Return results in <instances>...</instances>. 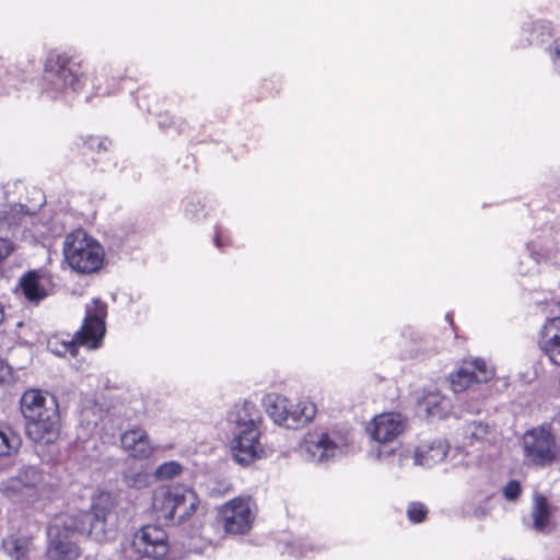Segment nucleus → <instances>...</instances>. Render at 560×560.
Listing matches in <instances>:
<instances>
[{
    "instance_id": "obj_1",
    "label": "nucleus",
    "mask_w": 560,
    "mask_h": 560,
    "mask_svg": "<svg viewBox=\"0 0 560 560\" xmlns=\"http://www.w3.org/2000/svg\"><path fill=\"white\" fill-rule=\"evenodd\" d=\"M27 436L39 444H54L61 433V417L54 397L37 388L26 389L20 398Z\"/></svg>"
},
{
    "instance_id": "obj_2",
    "label": "nucleus",
    "mask_w": 560,
    "mask_h": 560,
    "mask_svg": "<svg viewBox=\"0 0 560 560\" xmlns=\"http://www.w3.org/2000/svg\"><path fill=\"white\" fill-rule=\"evenodd\" d=\"M107 304L96 298L85 305V316L81 328L73 335L55 334L48 339L49 350L59 355L75 357L80 347L97 349L106 332Z\"/></svg>"
},
{
    "instance_id": "obj_3",
    "label": "nucleus",
    "mask_w": 560,
    "mask_h": 560,
    "mask_svg": "<svg viewBox=\"0 0 560 560\" xmlns=\"http://www.w3.org/2000/svg\"><path fill=\"white\" fill-rule=\"evenodd\" d=\"M116 504L110 492L101 491L92 498L90 510L80 511L68 517L65 529L96 542H106L114 537L116 532L114 523L109 521Z\"/></svg>"
},
{
    "instance_id": "obj_4",
    "label": "nucleus",
    "mask_w": 560,
    "mask_h": 560,
    "mask_svg": "<svg viewBox=\"0 0 560 560\" xmlns=\"http://www.w3.org/2000/svg\"><path fill=\"white\" fill-rule=\"evenodd\" d=\"M234 422L240 428V432L232 442L235 462L247 466L256 459L265 457V446L260 441L262 416L256 405L245 401L237 406Z\"/></svg>"
},
{
    "instance_id": "obj_5",
    "label": "nucleus",
    "mask_w": 560,
    "mask_h": 560,
    "mask_svg": "<svg viewBox=\"0 0 560 560\" xmlns=\"http://www.w3.org/2000/svg\"><path fill=\"white\" fill-rule=\"evenodd\" d=\"M521 446L525 460L534 467L545 468L560 460V438L551 423L527 429L521 436Z\"/></svg>"
},
{
    "instance_id": "obj_6",
    "label": "nucleus",
    "mask_w": 560,
    "mask_h": 560,
    "mask_svg": "<svg viewBox=\"0 0 560 560\" xmlns=\"http://www.w3.org/2000/svg\"><path fill=\"white\" fill-rule=\"evenodd\" d=\"M62 253L68 265L79 273L96 272L105 258L103 246L82 229L66 235Z\"/></svg>"
},
{
    "instance_id": "obj_7",
    "label": "nucleus",
    "mask_w": 560,
    "mask_h": 560,
    "mask_svg": "<svg viewBox=\"0 0 560 560\" xmlns=\"http://www.w3.org/2000/svg\"><path fill=\"white\" fill-rule=\"evenodd\" d=\"M85 78L83 61L79 56L63 51H51L44 63V79L54 92L67 89L77 91Z\"/></svg>"
},
{
    "instance_id": "obj_8",
    "label": "nucleus",
    "mask_w": 560,
    "mask_h": 560,
    "mask_svg": "<svg viewBox=\"0 0 560 560\" xmlns=\"http://www.w3.org/2000/svg\"><path fill=\"white\" fill-rule=\"evenodd\" d=\"M349 445V431L339 428L313 430L305 434L301 448L307 458L315 463H325Z\"/></svg>"
},
{
    "instance_id": "obj_9",
    "label": "nucleus",
    "mask_w": 560,
    "mask_h": 560,
    "mask_svg": "<svg viewBox=\"0 0 560 560\" xmlns=\"http://www.w3.org/2000/svg\"><path fill=\"white\" fill-rule=\"evenodd\" d=\"M267 412L275 423L287 429H299L315 417V406L308 401L293 402L282 395L268 397Z\"/></svg>"
},
{
    "instance_id": "obj_10",
    "label": "nucleus",
    "mask_w": 560,
    "mask_h": 560,
    "mask_svg": "<svg viewBox=\"0 0 560 560\" xmlns=\"http://www.w3.org/2000/svg\"><path fill=\"white\" fill-rule=\"evenodd\" d=\"M255 521V502L250 495L235 497L218 510V522L229 535L247 534Z\"/></svg>"
},
{
    "instance_id": "obj_11",
    "label": "nucleus",
    "mask_w": 560,
    "mask_h": 560,
    "mask_svg": "<svg viewBox=\"0 0 560 560\" xmlns=\"http://www.w3.org/2000/svg\"><path fill=\"white\" fill-rule=\"evenodd\" d=\"M131 547L141 557L165 560L170 552L168 535L156 525H144L135 533Z\"/></svg>"
},
{
    "instance_id": "obj_12",
    "label": "nucleus",
    "mask_w": 560,
    "mask_h": 560,
    "mask_svg": "<svg viewBox=\"0 0 560 560\" xmlns=\"http://www.w3.org/2000/svg\"><path fill=\"white\" fill-rule=\"evenodd\" d=\"M18 289L30 304L38 305L56 292L55 277L45 269H32L21 276Z\"/></svg>"
},
{
    "instance_id": "obj_13",
    "label": "nucleus",
    "mask_w": 560,
    "mask_h": 560,
    "mask_svg": "<svg viewBox=\"0 0 560 560\" xmlns=\"http://www.w3.org/2000/svg\"><path fill=\"white\" fill-rule=\"evenodd\" d=\"M494 376V370L483 359L463 360L459 368L450 374L451 388L463 393L474 384L487 383Z\"/></svg>"
},
{
    "instance_id": "obj_14",
    "label": "nucleus",
    "mask_w": 560,
    "mask_h": 560,
    "mask_svg": "<svg viewBox=\"0 0 560 560\" xmlns=\"http://www.w3.org/2000/svg\"><path fill=\"white\" fill-rule=\"evenodd\" d=\"M406 430L405 418L398 412H385L373 418L368 427L371 438L378 443H389Z\"/></svg>"
},
{
    "instance_id": "obj_15",
    "label": "nucleus",
    "mask_w": 560,
    "mask_h": 560,
    "mask_svg": "<svg viewBox=\"0 0 560 560\" xmlns=\"http://www.w3.org/2000/svg\"><path fill=\"white\" fill-rule=\"evenodd\" d=\"M537 346L551 364L560 366V316L546 319L537 332Z\"/></svg>"
},
{
    "instance_id": "obj_16",
    "label": "nucleus",
    "mask_w": 560,
    "mask_h": 560,
    "mask_svg": "<svg viewBox=\"0 0 560 560\" xmlns=\"http://www.w3.org/2000/svg\"><path fill=\"white\" fill-rule=\"evenodd\" d=\"M120 446L130 457L139 460L149 459L154 453L148 432L140 427L124 431L120 435Z\"/></svg>"
},
{
    "instance_id": "obj_17",
    "label": "nucleus",
    "mask_w": 560,
    "mask_h": 560,
    "mask_svg": "<svg viewBox=\"0 0 560 560\" xmlns=\"http://www.w3.org/2000/svg\"><path fill=\"white\" fill-rule=\"evenodd\" d=\"M179 489L180 485L161 486L152 493V513L165 525L174 522V505L177 503Z\"/></svg>"
},
{
    "instance_id": "obj_18",
    "label": "nucleus",
    "mask_w": 560,
    "mask_h": 560,
    "mask_svg": "<svg viewBox=\"0 0 560 560\" xmlns=\"http://www.w3.org/2000/svg\"><path fill=\"white\" fill-rule=\"evenodd\" d=\"M112 140L107 137L89 136L78 144V153L88 165H98L107 159Z\"/></svg>"
},
{
    "instance_id": "obj_19",
    "label": "nucleus",
    "mask_w": 560,
    "mask_h": 560,
    "mask_svg": "<svg viewBox=\"0 0 560 560\" xmlns=\"http://www.w3.org/2000/svg\"><path fill=\"white\" fill-rule=\"evenodd\" d=\"M130 79L120 68H103L94 78V89L96 95L108 96L117 93Z\"/></svg>"
},
{
    "instance_id": "obj_20",
    "label": "nucleus",
    "mask_w": 560,
    "mask_h": 560,
    "mask_svg": "<svg viewBox=\"0 0 560 560\" xmlns=\"http://www.w3.org/2000/svg\"><path fill=\"white\" fill-rule=\"evenodd\" d=\"M450 451V444L444 439H434L429 443H423L416 447L413 458L415 464L432 467L442 463Z\"/></svg>"
},
{
    "instance_id": "obj_21",
    "label": "nucleus",
    "mask_w": 560,
    "mask_h": 560,
    "mask_svg": "<svg viewBox=\"0 0 560 560\" xmlns=\"http://www.w3.org/2000/svg\"><path fill=\"white\" fill-rule=\"evenodd\" d=\"M178 500L174 505V522L182 524L190 518L198 510L200 499L195 490L180 485Z\"/></svg>"
},
{
    "instance_id": "obj_22",
    "label": "nucleus",
    "mask_w": 560,
    "mask_h": 560,
    "mask_svg": "<svg viewBox=\"0 0 560 560\" xmlns=\"http://www.w3.org/2000/svg\"><path fill=\"white\" fill-rule=\"evenodd\" d=\"M48 555L52 560H74L80 556V549L74 542L59 534L51 539Z\"/></svg>"
},
{
    "instance_id": "obj_23",
    "label": "nucleus",
    "mask_w": 560,
    "mask_h": 560,
    "mask_svg": "<svg viewBox=\"0 0 560 560\" xmlns=\"http://www.w3.org/2000/svg\"><path fill=\"white\" fill-rule=\"evenodd\" d=\"M3 548L7 553L15 560L27 558L32 545V538L28 536L11 534L3 539Z\"/></svg>"
},
{
    "instance_id": "obj_24",
    "label": "nucleus",
    "mask_w": 560,
    "mask_h": 560,
    "mask_svg": "<svg viewBox=\"0 0 560 560\" xmlns=\"http://www.w3.org/2000/svg\"><path fill=\"white\" fill-rule=\"evenodd\" d=\"M21 438L11 427L0 423V456H11L15 454L21 446Z\"/></svg>"
},
{
    "instance_id": "obj_25",
    "label": "nucleus",
    "mask_w": 560,
    "mask_h": 560,
    "mask_svg": "<svg viewBox=\"0 0 560 560\" xmlns=\"http://www.w3.org/2000/svg\"><path fill=\"white\" fill-rule=\"evenodd\" d=\"M122 481L128 488L143 489L150 486L151 475L147 467L139 470L128 469L124 472Z\"/></svg>"
},
{
    "instance_id": "obj_26",
    "label": "nucleus",
    "mask_w": 560,
    "mask_h": 560,
    "mask_svg": "<svg viewBox=\"0 0 560 560\" xmlns=\"http://www.w3.org/2000/svg\"><path fill=\"white\" fill-rule=\"evenodd\" d=\"M550 512L546 498L541 497L535 504L533 511L534 526L537 530L544 532L549 525Z\"/></svg>"
},
{
    "instance_id": "obj_27",
    "label": "nucleus",
    "mask_w": 560,
    "mask_h": 560,
    "mask_svg": "<svg viewBox=\"0 0 560 560\" xmlns=\"http://www.w3.org/2000/svg\"><path fill=\"white\" fill-rule=\"evenodd\" d=\"M32 475L31 470H22L16 476L9 478L2 485V491L7 495H13L18 493H25V489L23 487L24 479H28V476Z\"/></svg>"
},
{
    "instance_id": "obj_28",
    "label": "nucleus",
    "mask_w": 560,
    "mask_h": 560,
    "mask_svg": "<svg viewBox=\"0 0 560 560\" xmlns=\"http://www.w3.org/2000/svg\"><path fill=\"white\" fill-rule=\"evenodd\" d=\"M182 472V466L176 462H166L161 464L156 470L158 479H172Z\"/></svg>"
},
{
    "instance_id": "obj_29",
    "label": "nucleus",
    "mask_w": 560,
    "mask_h": 560,
    "mask_svg": "<svg viewBox=\"0 0 560 560\" xmlns=\"http://www.w3.org/2000/svg\"><path fill=\"white\" fill-rule=\"evenodd\" d=\"M407 516L411 523H422L428 516V509L421 502H411L407 508Z\"/></svg>"
},
{
    "instance_id": "obj_30",
    "label": "nucleus",
    "mask_w": 560,
    "mask_h": 560,
    "mask_svg": "<svg viewBox=\"0 0 560 560\" xmlns=\"http://www.w3.org/2000/svg\"><path fill=\"white\" fill-rule=\"evenodd\" d=\"M502 493L506 500L514 501L518 499L522 493L520 481L510 480L503 488Z\"/></svg>"
},
{
    "instance_id": "obj_31",
    "label": "nucleus",
    "mask_w": 560,
    "mask_h": 560,
    "mask_svg": "<svg viewBox=\"0 0 560 560\" xmlns=\"http://www.w3.org/2000/svg\"><path fill=\"white\" fill-rule=\"evenodd\" d=\"M15 250V244L8 237H0V262Z\"/></svg>"
},
{
    "instance_id": "obj_32",
    "label": "nucleus",
    "mask_w": 560,
    "mask_h": 560,
    "mask_svg": "<svg viewBox=\"0 0 560 560\" xmlns=\"http://www.w3.org/2000/svg\"><path fill=\"white\" fill-rule=\"evenodd\" d=\"M26 470H31L32 475L28 476V479H24V489L27 492L28 490H32L36 487V485L39 482L40 476L37 470L33 468H27Z\"/></svg>"
},
{
    "instance_id": "obj_33",
    "label": "nucleus",
    "mask_w": 560,
    "mask_h": 560,
    "mask_svg": "<svg viewBox=\"0 0 560 560\" xmlns=\"http://www.w3.org/2000/svg\"><path fill=\"white\" fill-rule=\"evenodd\" d=\"M11 376V368L0 359V384L5 383Z\"/></svg>"
},
{
    "instance_id": "obj_34",
    "label": "nucleus",
    "mask_w": 560,
    "mask_h": 560,
    "mask_svg": "<svg viewBox=\"0 0 560 560\" xmlns=\"http://www.w3.org/2000/svg\"><path fill=\"white\" fill-rule=\"evenodd\" d=\"M148 98H150V96L139 97V106L140 107H147L148 112H152L151 105L145 102Z\"/></svg>"
},
{
    "instance_id": "obj_35",
    "label": "nucleus",
    "mask_w": 560,
    "mask_h": 560,
    "mask_svg": "<svg viewBox=\"0 0 560 560\" xmlns=\"http://www.w3.org/2000/svg\"><path fill=\"white\" fill-rule=\"evenodd\" d=\"M5 320V310L4 306L0 303V325H2Z\"/></svg>"
},
{
    "instance_id": "obj_36",
    "label": "nucleus",
    "mask_w": 560,
    "mask_h": 560,
    "mask_svg": "<svg viewBox=\"0 0 560 560\" xmlns=\"http://www.w3.org/2000/svg\"><path fill=\"white\" fill-rule=\"evenodd\" d=\"M214 243H215V245H217L219 248H221V247H222L221 238H220V236H219V235H217V236H215V238H214Z\"/></svg>"
},
{
    "instance_id": "obj_37",
    "label": "nucleus",
    "mask_w": 560,
    "mask_h": 560,
    "mask_svg": "<svg viewBox=\"0 0 560 560\" xmlns=\"http://www.w3.org/2000/svg\"><path fill=\"white\" fill-rule=\"evenodd\" d=\"M172 124V121L170 122H166V121H160V125L163 126V127H167Z\"/></svg>"
},
{
    "instance_id": "obj_38",
    "label": "nucleus",
    "mask_w": 560,
    "mask_h": 560,
    "mask_svg": "<svg viewBox=\"0 0 560 560\" xmlns=\"http://www.w3.org/2000/svg\"><path fill=\"white\" fill-rule=\"evenodd\" d=\"M478 428L482 429V431L486 432L487 427H483L481 423L478 424Z\"/></svg>"
},
{
    "instance_id": "obj_39",
    "label": "nucleus",
    "mask_w": 560,
    "mask_h": 560,
    "mask_svg": "<svg viewBox=\"0 0 560 560\" xmlns=\"http://www.w3.org/2000/svg\"><path fill=\"white\" fill-rule=\"evenodd\" d=\"M557 56H558L559 61H560V48H559V49H557Z\"/></svg>"
},
{
    "instance_id": "obj_40",
    "label": "nucleus",
    "mask_w": 560,
    "mask_h": 560,
    "mask_svg": "<svg viewBox=\"0 0 560 560\" xmlns=\"http://www.w3.org/2000/svg\"><path fill=\"white\" fill-rule=\"evenodd\" d=\"M272 82H265V88H268Z\"/></svg>"
}]
</instances>
